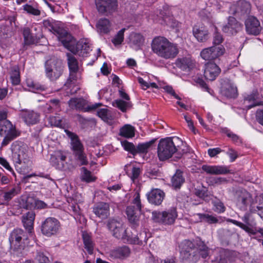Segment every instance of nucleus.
Wrapping results in <instances>:
<instances>
[{
  "label": "nucleus",
  "mask_w": 263,
  "mask_h": 263,
  "mask_svg": "<svg viewBox=\"0 0 263 263\" xmlns=\"http://www.w3.org/2000/svg\"><path fill=\"white\" fill-rule=\"evenodd\" d=\"M242 220L243 223L233 219H231V221L235 225L244 230L250 235H255L257 232H258V229L256 228V223L251 218V215L250 214L246 213L242 217Z\"/></svg>",
  "instance_id": "nucleus-11"
},
{
  "label": "nucleus",
  "mask_w": 263,
  "mask_h": 263,
  "mask_svg": "<svg viewBox=\"0 0 263 263\" xmlns=\"http://www.w3.org/2000/svg\"><path fill=\"white\" fill-rule=\"evenodd\" d=\"M196 215L199 218V221H204L209 224L216 223L218 221L217 218L208 214L197 213Z\"/></svg>",
  "instance_id": "nucleus-48"
},
{
  "label": "nucleus",
  "mask_w": 263,
  "mask_h": 263,
  "mask_svg": "<svg viewBox=\"0 0 263 263\" xmlns=\"http://www.w3.org/2000/svg\"><path fill=\"white\" fill-rule=\"evenodd\" d=\"M251 11L250 4L245 1H239L236 5L231 6L230 11L237 16L248 15Z\"/></svg>",
  "instance_id": "nucleus-17"
},
{
  "label": "nucleus",
  "mask_w": 263,
  "mask_h": 263,
  "mask_svg": "<svg viewBox=\"0 0 263 263\" xmlns=\"http://www.w3.org/2000/svg\"><path fill=\"white\" fill-rule=\"evenodd\" d=\"M110 22L106 18L100 19L97 24V28L101 33H108L110 31Z\"/></svg>",
  "instance_id": "nucleus-44"
},
{
  "label": "nucleus",
  "mask_w": 263,
  "mask_h": 263,
  "mask_svg": "<svg viewBox=\"0 0 263 263\" xmlns=\"http://www.w3.org/2000/svg\"><path fill=\"white\" fill-rule=\"evenodd\" d=\"M213 205V210L218 213H222L225 211V207L223 204L220 201H214Z\"/></svg>",
  "instance_id": "nucleus-61"
},
{
  "label": "nucleus",
  "mask_w": 263,
  "mask_h": 263,
  "mask_svg": "<svg viewBox=\"0 0 263 263\" xmlns=\"http://www.w3.org/2000/svg\"><path fill=\"white\" fill-rule=\"evenodd\" d=\"M67 153L63 151H55L51 155L50 162L51 164L59 170H64L67 167L66 162Z\"/></svg>",
  "instance_id": "nucleus-15"
},
{
  "label": "nucleus",
  "mask_w": 263,
  "mask_h": 263,
  "mask_svg": "<svg viewBox=\"0 0 263 263\" xmlns=\"http://www.w3.org/2000/svg\"><path fill=\"white\" fill-rule=\"evenodd\" d=\"M247 32L249 34L258 35L261 30L259 21L254 16H249L245 21Z\"/></svg>",
  "instance_id": "nucleus-20"
},
{
  "label": "nucleus",
  "mask_w": 263,
  "mask_h": 263,
  "mask_svg": "<svg viewBox=\"0 0 263 263\" xmlns=\"http://www.w3.org/2000/svg\"><path fill=\"white\" fill-rule=\"evenodd\" d=\"M164 21L167 26L172 28L177 29L179 26V23L173 16H165Z\"/></svg>",
  "instance_id": "nucleus-56"
},
{
  "label": "nucleus",
  "mask_w": 263,
  "mask_h": 263,
  "mask_svg": "<svg viewBox=\"0 0 263 263\" xmlns=\"http://www.w3.org/2000/svg\"><path fill=\"white\" fill-rule=\"evenodd\" d=\"M195 244L199 255L203 258H206L209 254V249L204 242L200 239H197L195 240Z\"/></svg>",
  "instance_id": "nucleus-39"
},
{
  "label": "nucleus",
  "mask_w": 263,
  "mask_h": 263,
  "mask_svg": "<svg viewBox=\"0 0 263 263\" xmlns=\"http://www.w3.org/2000/svg\"><path fill=\"white\" fill-rule=\"evenodd\" d=\"M35 218V214L32 211L27 212L22 216V221L24 227L30 235L33 230V222Z\"/></svg>",
  "instance_id": "nucleus-30"
},
{
  "label": "nucleus",
  "mask_w": 263,
  "mask_h": 263,
  "mask_svg": "<svg viewBox=\"0 0 263 263\" xmlns=\"http://www.w3.org/2000/svg\"><path fill=\"white\" fill-rule=\"evenodd\" d=\"M120 135L126 138H132L135 136V128L129 124H126L120 128Z\"/></svg>",
  "instance_id": "nucleus-45"
},
{
  "label": "nucleus",
  "mask_w": 263,
  "mask_h": 263,
  "mask_svg": "<svg viewBox=\"0 0 263 263\" xmlns=\"http://www.w3.org/2000/svg\"><path fill=\"white\" fill-rule=\"evenodd\" d=\"M95 3L99 12L106 15L115 12L118 8L117 0H95Z\"/></svg>",
  "instance_id": "nucleus-14"
},
{
  "label": "nucleus",
  "mask_w": 263,
  "mask_h": 263,
  "mask_svg": "<svg viewBox=\"0 0 263 263\" xmlns=\"http://www.w3.org/2000/svg\"><path fill=\"white\" fill-rule=\"evenodd\" d=\"M193 34L199 42H206L209 38V31L203 24L195 25L193 28Z\"/></svg>",
  "instance_id": "nucleus-21"
},
{
  "label": "nucleus",
  "mask_w": 263,
  "mask_h": 263,
  "mask_svg": "<svg viewBox=\"0 0 263 263\" xmlns=\"http://www.w3.org/2000/svg\"><path fill=\"white\" fill-rule=\"evenodd\" d=\"M152 215V218L155 222L168 226L174 224L178 216L177 209L175 207L162 211H155Z\"/></svg>",
  "instance_id": "nucleus-6"
},
{
  "label": "nucleus",
  "mask_w": 263,
  "mask_h": 263,
  "mask_svg": "<svg viewBox=\"0 0 263 263\" xmlns=\"http://www.w3.org/2000/svg\"><path fill=\"white\" fill-rule=\"evenodd\" d=\"M20 135V132L18 130L15 125L9 120H5L0 123V136H17Z\"/></svg>",
  "instance_id": "nucleus-19"
},
{
  "label": "nucleus",
  "mask_w": 263,
  "mask_h": 263,
  "mask_svg": "<svg viewBox=\"0 0 263 263\" xmlns=\"http://www.w3.org/2000/svg\"><path fill=\"white\" fill-rule=\"evenodd\" d=\"M107 227L108 229L112 232L114 237L118 239H121L125 242L141 245L143 243L142 235H144V241H145V233H140L139 236L130 237L126 234V231L123 227V224L114 219L109 220Z\"/></svg>",
  "instance_id": "nucleus-2"
},
{
  "label": "nucleus",
  "mask_w": 263,
  "mask_h": 263,
  "mask_svg": "<svg viewBox=\"0 0 263 263\" xmlns=\"http://www.w3.org/2000/svg\"><path fill=\"white\" fill-rule=\"evenodd\" d=\"M130 249L126 246L114 248L107 253V256L111 260L113 259H124L129 256Z\"/></svg>",
  "instance_id": "nucleus-16"
},
{
  "label": "nucleus",
  "mask_w": 263,
  "mask_h": 263,
  "mask_svg": "<svg viewBox=\"0 0 263 263\" xmlns=\"http://www.w3.org/2000/svg\"><path fill=\"white\" fill-rule=\"evenodd\" d=\"M180 253L183 259H186L191 254V251L195 248V240H183L179 246Z\"/></svg>",
  "instance_id": "nucleus-26"
},
{
  "label": "nucleus",
  "mask_w": 263,
  "mask_h": 263,
  "mask_svg": "<svg viewBox=\"0 0 263 263\" xmlns=\"http://www.w3.org/2000/svg\"><path fill=\"white\" fill-rule=\"evenodd\" d=\"M35 197L31 196H23L20 199L21 208L31 210L34 208Z\"/></svg>",
  "instance_id": "nucleus-38"
},
{
  "label": "nucleus",
  "mask_w": 263,
  "mask_h": 263,
  "mask_svg": "<svg viewBox=\"0 0 263 263\" xmlns=\"http://www.w3.org/2000/svg\"><path fill=\"white\" fill-rule=\"evenodd\" d=\"M221 133L225 134L228 137L230 138L232 141L234 143H241L240 138L232 132L230 129L227 127H223L220 129Z\"/></svg>",
  "instance_id": "nucleus-50"
},
{
  "label": "nucleus",
  "mask_w": 263,
  "mask_h": 263,
  "mask_svg": "<svg viewBox=\"0 0 263 263\" xmlns=\"http://www.w3.org/2000/svg\"><path fill=\"white\" fill-rule=\"evenodd\" d=\"M82 101L80 99L72 98L68 101L69 106L71 108L80 109L82 107Z\"/></svg>",
  "instance_id": "nucleus-58"
},
{
  "label": "nucleus",
  "mask_w": 263,
  "mask_h": 263,
  "mask_svg": "<svg viewBox=\"0 0 263 263\" xmlns=\"http://www.w3.org/2000/svg\"><path fill=\"white\" fill-rule=\"evenodd\" d=\"M24 44L27 45H32L36 42V36L33 35L28 27H25L23 30Z\"/></svg>",
  "instance_id": "nucleus-42"
},
{
  "label": "nucleus",
  "mask_w": 263,
  "mask_h": 263,
  "mask_svg": "<svg viewBox=\"0 0 263 263\" xmlns=\"http://www.w3.org/2000/svg\"><path fill=\"white\" fill-rule=\"evenodd\" d=\"M151 46L154 53L166 60L174 59L179 53L177 45L164 36L155 37L152 41Z\"/></svg>",
  "instance_id": "nucleus-1"
},
{
  "label": "nucleus",
  "mask_w": 263,
  "mask_h": 263,
  "mask_svg": "<svg viewBox=\"0 0 263 263\" xmlns=\"http://www.w3.org/2000/svg\"><path fill=\"white\" fill-rule=\"evenodd\" d=\"M27 237L26 232L22 229H14L9 238L11 247L14 250L24 249Z\"/></svg>",
  "instance_id": "nucleus-9"
},
{
  "label": "nucleus",
  "mask_w": 263,
  "mask_h": 263,
  "mask_svg": "<svg viewBox=\"0 0 263 263\" xmlns=\"http://www.w3.org/2000/svg\"><path fill=\"white\" fill-rule=\"evenodd\" d=\"M241 25L233 16H230L228 18V24L222 27V30L226 33L232 34L236 33L240 29Z\"/></svg>",
  "instance_id": "nucleus-29"
},
{
  "label": "nucleus",
  "mask_w": 263,
  "mask_h": 263,
  "mask_svg": "<svg viewBox=\"0 0 263 263\" xmlns=\"http://www.w3.org/2000/svg\"><path fill=\"white\" fill-rule=\"evenodd\" d=\"M12 159L14 162L21 164L26 163L28 159L26 146L17 142H14L11 146Z\"/></svg>",
  "instance_id": "nucleus-10"
},
{
  "label": "nucleus",
  "mask_w": 263,
  "mask_h": 263,
  "mask_svg": "<svg viewBox=\"0 0 263 263\" xmlns=\"http://www.w3.org/2000/svg\"><path fill=\"white\" fill-rule=\"evenodd\" d=\"M197 82L204 90L208 92L211 95L213 94L214 92L213 90L208 87V85L202 79H198Z\"/></svg>",
  "instance_id": "nucleus-64"
},
{
  "label": "nucleus",
  "mask_w": 263,
  "mask_h": 263,
  "mask_svg": "<svg viewBox=\"0 0 263 263\" xmlns=\"http://www.w3.org/2000/svg\"><path fill=\"white\" fill-rule=\"evenodd\" d=\"M98 116L104 122L111 123L112 120V116L106 108L100 109L97 112Z\"/></svg>",
  "instance_id": "nucleus-52"
},
{
  "label": "nucleus",
  "mask_w": 263,
  "mask_h": 263,
  "mask_svg": "<svg viewBox=\"0 0 263 263\" xmlns=\"http://www.w3.org/2000/svg\"><path fill=\"white\" fill-rule=\"evenodd\" d=\"M67 136L70 139L71 149L74 159L80 165H87L88 163L84 147L78 136L68 130H65Z\"/></svg>",
  "instance_id": "nucleus-3"
},
{
  "label": "nucleus",
  "mask_w": 263,
  "mask_h": 263,
  "mask_svg": "<svg viewBox=\"0 0 263 263\" xmlns=\"http://www.w3.org/2000/svg\"><path fill=\"white\" fill-rule=\"evenodd\" d=\"M227 155L229 156L231 162H234L238 157L237 152L231 147L228 148V151L226 152Z\"/></svg>",
  "instance_id": "nucleus-62"
},
{
  "label": "nucleus",
  "mask_w": 263,
  "mask_h": 263,
  "mask_svg": "<svg viewBox=\"0 0 263 263\" xmlns=\"http://www.w3.org/2000/svg\"><path fill=\"white\" fill-rule=\"evenodd\" d=\"M35 259L39 263H49L50 262L48 257L43 252L40 251L37 252Z\"/></svg>",
  "instance_id": "nucleus-60"
},
{
  "label": "nucleus",
  "mask_w": 263,
  "mask_h": 263,
  "mask_svg": "<svg viewBox=\"0 0 263 263\" xmlns=\"http://www.w3.org/2000/svg\"><path fill=\"white\" fill-rule=\"evenodd\" d=\"M175 65L182 70L189 72L195 67V61L190 57H182L176 60Z\"/></svg>",
  "instance_id": "nucleus-27"
},
{
  "label": "nucleus",
  "mask_w": 263,
  "mask_h": 263,
  "mask_svg": "<svg viewBox=\"0 0 263 263\" xmlns=\"http://www.w3.org/2000/svg\"><path fill=\"white\" fill-rule=\"evenodd\" d=\"M214 258L212 259L214 263H227V252L226 250L220 249L214 252Z\"/></svg>",
  "instance_id": "nucleus-41"
},
{
  "label": "nucleus",
  "mask_w": 263,
  "mask_h": 263,
  "mask_svg": "<svg viewBox=\"0 0 263 263\" xmlns=\"http://www.w3.org/2000/svg\"><path fill=\"white\" fill-rule=\"evenodd\" d=\"M82 238L85 249L89 254H92L95 248V243L92 241L91 236L88 233L83 232Z\"/></svg>",
  "instance_id": "nucleus-37"
},
{
  "label": "nucleus",
  "mask_w": 263,
  "mask_h": 263,
  "mask_svg": "<svg viewBox=\"0 0 263 263\" xmlns=\"http://www.w3.org/2000/svg\"><path fill=\"white\" fill-rule=\"evenodd\" d=\"M47 77L51 80L58 79L62 74L63 66L62 61L55 57L47 60L45 63Z\"/></svg>",
  "instance_id": "nucleus-8"
},
{
  "label": "nucleus",
  "mask_w": 263,
  "mask_h": 263,
  "mask_svg": "<svg viewBox=\"0 0 263 263\" xmlns=\"http://www.w3.org/2000/svg\"><path fill=\"white\" fill-rule=\"evenodd\" d=\"M126 28H122L119 30L115 37L112 39L111 42L115 46L121 45L124 40V33Z\"/></svg>",
  "instance_id": "nucleus-54"
},
{
  "label": "nucleus",
  "mask_w": 263,
  "mask_h": 263,
  "mask_svg": "<svg viewBox=\"0 0 263 263\" xmlns=\"http://www.w3.org/2000/svg\"><path fill=\"white\" fill-rule=\"evenodd\" d=\"M82 238L85 249L89 254H92L95 248V243L92 241L91 236L88 233L83 232Z\"/></svg>",
  "instance_id": "nucleus-36"
},
{
  "label": "nucleus",
  "mask_w": 263,
  "mask_h": 263,
  "mask_svg": "<svg viewBox=\"0 0 263 263\" xmlns=\"http://www.w3.org/2000/svg\"><path fill=\"white\" fill-rule=\"evenodd\" d=\"M130 41L133 44L140 46L142 44L144 39L140 33H132L130 36Z\"/></svg>",
  "instance_id": "nucleus-55"
},
{
  "label": "nucleus",
  "mask_w": 263,
  "mask_h": 263,
  "mask_svg": "<svg viewBox=\"0 0 263 263\" xmlns=\"http://www.w3.org/2000/svg\"><path fill=\"white\" fill-rule=\"evenodd\" d=\"M258 94L256 92H252L249 95H247L244 97L243 104L244 109L249 110L251 108L258 106L259 105L257 99Z\"/></svg>",
  "instance_id": "nucleus-31"
},
{
  "label": "nucleus",
  "mask_w": 263,
  "mask_h": 263,
  "mask_svg": "<svg viewBox=\"0 0 263 263\" xmlns=\"http://www.w3.org/2000/svg\"><path fill=\"white\" fill-rule=\"evenodd\" d=\"M220 72V68L214 63L207 62L204 65V77L207 80H215Z\"/></svg>",
  "instance_id": "nucleus-18"
},
{
  "label": "nucleus",
  "mask_w": 263,
  "mask_h": 263,
  "mask_svg": "<svg viewBox=\"0 0 263 263\" xmlns=\"http://www.w3.org/2000/svg\"><path fill=\"white\" fill-rule=\"evenodd\" d=\"M124 171L133 182H135L138 178L141 173L139 167L133 166L130 164H127L125 165Z\"/></svg>",
  "instance_id": "nucleus-33"
},
{
  "label": "nucleus",
  "mask_w": 263,
  "mask_h": 263,
  "mask_svg": "<svg viewBox=\"0 0 263 263\" xmlns=\"http://www.w3.org/2000/svg\"><path fill=\"white\" fill-rule=\"evenodd\" d=\"M90 44L87 39H81L77 44L73 53L80 57H86L91 50Z\"/></svg>",
  "instance_id": "nucleus-23"
},
{
  "label": "nucleus",
  "mask_w": 263,
  "mask_h": 263,
  "mask_svg": "<svg viewBox=\"0 0 263 263\" xmlns=\"http://www.w3.org/2000/svg\"><path fill=\"white\" fill-rule=\"evenodd\" d=\"M21 117L28 125L36 124L40 120V115L33 110H24L21 113Z\"/></svg>",
  "instance_id": "nucleus-28"
},
{
  "label": "nucleus",
  "mask_w": 263,
  "mask_h": 263,
  "mask_svg": "<svg viewBox=\"0 0 263 263\" xmlns=\"http://www.w3.org/2000/svg\"><path fill=\"white\" fill-rule=\"evenodd\" d=\"M60 227V223L58 219L48 217L42 223L41 232L43 235L50 237L56 234Z\"/></svg>",
  "instance_id": "nucleus-12"
},
{
  "label": "nucleus",
  "mask_w": 263,
  "mask_h": 263,
  "mask_svg": "<svg viewBox=\"0 0 263 263\" xmlns=\"http://www.w3.org/2000/svg\"><path fill=\"white\" fill-rule=\"evenodd\" d=\"M8 109L6 107H0V123L8 120Z\"/></svg>",
  "instance_id": "nucleus-63"
},
{
  "label": "nucleus",
  "mask_w": 263,
  "mask_h": 263,
  "mask_svg": "<svg viewBox=\"0 0 263 263\" xmlns=\"http://www.w3.org/2000/svg\"><path fill=\"white\" fill-rule=\"evenodd\" d=\"M224 52L225 49L222 45L213 46L203 49L200 55L205 61H212L222 55Z\"/></svg>",
  "instance_id": "nucleus-13"
},
{
  "label": "nucleus",
  "mask_w": 263,
  "mask_h": 263,
  "mask_svg": "<svg viewBox=\"0 0 263 263\" xmlns=\"http://www.w3.org/2000/svg\"><path fill=\"white\" fill-rule=\"evenodd\" d=\"M11 83L14 85H17L20 83V71L17 69H13L10 73Z\"/></svg>",
  "instance_id": "nucleus-57"
},
{
  "label": "nucleus",
  "mask_w": 263,
  "mask_h": 263,
  "mask_svg": "<svg viewBox=\"0 0 263 263\" xmlns=\"http://www.w3.org/2000/svg\"><path fill=\"white\" fill-rule=\"evenodd\" d=\"M69 70V76L68 80L70 81V82H72L73 81H77V80L80 79L81 72L80 70Z\"/></svg>",
  "instance_id": "nucleus-59"
},
{
  "label": "nucleus",
  "mask_w": 263,
  "mask_h": 263,
  "mask_svg": "<svg viewBox=\"0 0 263 263\" xmlns=\"http://www.w3.org/2000/svg\"><path fill=\"white\" fill-rule=\"evenodd\" d=\"M81 179L82 181L89 183L95 181L97 179L96 177L92 174L91 172L85 167L81 168Z\"/></svg>",
  "instance_id": "nucleus-46"
},
{
  "label": "nucleus",
  "mask_w": 263,
  "mask_h": 263,
  "mask_svg": "<svg viewBox=\"0 0 263 263\" xmlns=\"http://www.w3.org/2000/svg\"><path fill=\"white\" fill-rule=\"evenodd\" d=\"M68 66L69 70H79L78 61L76 58L70 53H67Z\"/></svg>",
  "instance_id": "nucleus-51"
},
{
  "label": "nucleus",
  "mask_w": 263,
  "mask_h": 263,
  "mask_svg": "<svg viewBox=\"0 0 263 263\" xmlns=\"http://www.w3.org/2000/svg\"><path fill=\"white\" fill-rule=\"evenodd\" d=\"M43 23L45 28L57 36L59 41L62 43L65 47L68 48L72 39V37L70 33L52 21L44 20Z\"/></svg>",
  "instance_id": "nucleus-4"
},
{
  "label": "nucleus",
  "mask_w": 263,
  "mask_h": 263,
  "mask_svg": "<svg viewBox=\"0 0 263 263\" xmlns=\"http://www.w3.org/2000/svg\"><path fill=\"white\" fill-rule=\"evenodd\" d=\"M146 196L148 202L156 205H159L163 201L165 194L161 190L155 189L152 190L146 194Z\"/></svg>",
  "instance_id": "nucleus-22"
},
{
  "label": "nucleus",
  "mask_w": 263,
  "mask_h": 263,
  "mask_svg": "<svg viewBox=\"0 0 263 263\" xmlns=\"http://www.w3.org/2000/svg\"><path fill=\"white\" fill-rule=\"evenodd\" d=\"M18 190L16 187H13L8 191L4 192L3 194V197L4 198L6 204L11 200L15 196L18 194Z\"/></svg>",
  "instance_id": "nucleus-53"
},
{
  "label": "nucleus",
  "mask_w": 263,
  "mask_h": 263,
  "mask_svg": "<svg viewBox=\"0 0 263 263\" xmlns=\"http://www.w3.org/2000/svg\"><path fill=\"white\" fill-rule=\"evenodd\" d=\"M26 85L29 88V90L33 92H37L40 91L45 90L46 87L39 83L33 81L31 79H27L26 81Z\"/></svg>",
  "instance_id": "nucleus-47"
},
{
  "label": "nucleus",
  "mask_w": 263,
  "mask_h": 263,
  "mask_svg": "<svg viewBox=\"0 0 263 263\" xmlns=\"http://www.w3.org/2000/svg\"><path fill=\"white\" fill-rule=\"evenodd\" d=\"M112 106L118 108L122 112H125L126 110L131 106L130 101H125L121 99H118L112 102Z\"/></svg>",
  "instance_id": "nucleus-49"
},
{
  "label": "nucleus",
  "mask_w": 263,
  "mask_h": 263,
  "mask_svg": "<svg viewBox=\"0 0 263 263\" xmlns=\"http://www.w3.org/2000/svg\"><path fill=\"white\" fill-rule=\"evenodd\" d=\"M202 170L211 175H224L230 173V170L226 165H203Z\"/></svg>",
  "instance_id": "nucleus-24"
},
{
  "label": "nucleus",
  "mask_w": 263,
  "mask_h": 263,
  "mask_svg": "<svg viewBox=\"0 0 263 263\" xmlns=\"http://www.w3.org/2000/svg\"><path fill=\"white\" fill-rule=\"evenodd\" d=\"M23 10L27 13L35 16L41 14V11L39 9L38 5L36 2L29 1L23 6Z\"/></svg>",
  "instance_id": "nucleus-40"
},
{
  "label": "nucleus",
  "mask_w": 263,
  "mask_h": 263,
  "mask_svg": "<svg viewBox=\"0 0 263 263\" xmlns=\"http://www.w3.org/2000/svg\"><path fill=\"white\" fill-rule=\"evenodd\" d=\"M155 141V140H152L145 143H139L136 147L134 145H131L130 153L134 155L138 153L145 154L147 153L148 149Z\"/></svg>",
  "instance_id": "nucleus-32"
},
{
  "label": "nucleus",
  "mask_w": 263,
  "mask_h": 263,
  "mask_svg": "<svg viewBox=\"0 0 263 263\" xmlns=\"http://www.w3.org/2000/svg\"><path fill=\"white\" fill-rule=\"evenodd\" d=\"M221 92L223 95L229 98H235L238 95L236 86L230 83L222 87Z\"/></svg>",
  "instance_id": "nucleus-35"
},
{
  "label": "nucleus",
  "mask_w": 263,
  "mask_h": 263,
  "mask_svg": "<svg viewBox=\"0 0 263 263\" xmlns=\"http://www.w3.org/2000/svg\"><path fill=\"white\" fill-rule=\"evenodd\" d=\"M93 212L97 217L105 219L109 215V205L106 202H99L94 205Z\"/></svg>",
  "instance_id": "nucleus-25"
},
{
  "label": "nucleus",
  "mask_w": 263,
  "mask_h": 263,
  "mask_svg": "<svg viewBox=\"0 0 263 263\" xmlns=\"http://www.w3.org/2000/svg\"><path fill=\"white\" fill-rule=\"evenodd\" d=\"M177 151V147L172 138L167 137L159 141L157 155L160 161H164L171 158Z\"/></svg>",
  "instance_id": "nucleus-5"
},
{
  "label": "nucleus",
  "mask_w": 263,
  "mask_h": 263,
  "mask_svg": "<svg viewBox=\"0 0 263 263\" xmlns=\"http://www.w3.org/2000/svg\"><path fill=\"white\" fill-rule=\"evenodd\" d=\"M132 203L133 205L128 206L126 208V214L129 221L132 224V227L136 229L139 226V217L138 214L141 210L139 190H137L135 192L134 198Z\"/></svg>",
  "instance_id": "nucleus-7"
},
{
  "label": "nucleus",
  "mask_w": 263,
  "mask_h": 263,
  "mask_svg": "<svg viewBox=\"0 0 263 263\" xmlns=\"http://www.w3.org/2000/svg\"><path fill=\"white\" fill-rule=\"evenodd\" d=\"M68 210L71 215L74 217L76 221L79 220L80 223L85 222V219L82 215L80 207L78 204L72 203L69 205Z\"/></svg>",
  "instance_id": "nucleus-34"
},
{
  "label": "nucleus",
  "mask_w": 263,
  "mask_h": 263,
  "mask_svg": "<svg viewBox=\"0 0 263 263\" xmlns=\"http://www.w3.org/2000/svg\"><path fill=\"white\" fill-rule=\"evenodd\" d=\"M184 181L182 176V173L180 170H177L172 178V186L175 189H179Z\"/></svg>",
  "instance_id": "nucleus-43"
}]
</instances>
